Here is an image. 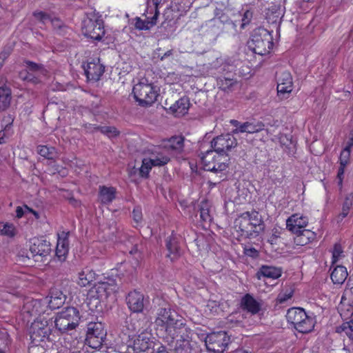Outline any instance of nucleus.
Returning a JSON list of instances; mask_svg holds the SVG:
<instances>
[{"label": "nucleus", "instance_id": "obj_37", "mask_svg": "<svg viewBox=\"0 0 353 353\" xmlns=\"http://www.w3.org/2000/svg\"><path fill=\"white\" fill-rule=\"evenodd\" d=\"M94 278V273L88 268H85L79 273L78 283L81 287H85L91 283Z\"/></svg>", "mask_w": 353, "mask_h": 353}, {"label": "nucleus", "instance_id": "obj_42", "mask_svg": "<svg viewBox=\"0 0 353 353\" xmlns=\"http://www.w3.org/2000/svg\"><path fill=\"white\" fill-rule=\"evenodd\" d=\"M39 306L40 302L38 300L32 299L26 302L23 305V310L31 316H36L40 312L39 310Z\"/></svg>", "mask_w": 353, "mask_h": 353}, {"label": "nucleus", "instance_id": "obj_59", "mask_svg": "<svg viewBox=\"0 0 353 353\" xmlns=\"http://www.w3.org/2000/svg\"><path fill=\"white\" fill-rule=\"evenodd\" d=\"M6 286L10 288H17L19 286V281L16 278L13 277L7 281Z\"/></svg>", "mask_w": 353, "mask_h": 353}, {"label": "nucleus", "instance_id": "obj_29", "mask_svg": "<svg viewBox=\"0 0 353 353\" xmlns=\"http://www.w3.org/2000/svg\"><path fill=\"white\" fill-rule=\"evenodd\" d=\"M348 273L347 268L343 265H336L331 272L330 278L335 285H342L347 279Z\"/></svg>", "mask_w": 353, "mask_h": 353}, {"label": "nucleus", "instance_id": "obj_4", "mask_svg": "<svg viewBox=\"0 0 353 353\" xmlns=\"http://www.w3.org/2000/svg\"><path fill=\"white\" fill-rule=\"evenodd\" d=\"M286 319L296 330L303 334L311 332L314 327V319L308 316L301 307L290 308L287 312Z\"/></svg>", "mask_w": 353, "mask_h": 353}, {"label": "nucleus", "instance_id": "obj_31", "mask_svg": "<svg viewBox=\"0 0 353 353\" xmlns=\"http://www.w3.org/2000/svg\"><path fill=\"white\" fill-rule=\"evenodd\" d=\"M189 99L186 97H183L179 99L170 107V110L178 115H184L187 113L189 109Z\"/></svg>", "mask_w": 353, "mask_h": 353}, {"label": "nucleus", "instance_id": "obj_52", "mask_svg": "<svg viewBox=\"0 0 353 353\" xmlns=\"http://www.w3.org/2000/svg\"><path fill=\"white\" fill-rule=\"evenodd\" d=\"M252 18V12L250 10L245 11L241 19V28H244L245 26L250 22Z\"/></svg>", "mask_w": 353, "mask_h": 353}, {"label": "nucleus", "instance_id": "obj_51", "mask_svg": "<svg viewBox=\"0 0 353 353\" xmlns=\"http://www.w3.org/2000/svg\"><path fill=\"white\" fill-rule=\"evenodd\" d=\"M292 294L293 291L291 290L283 293H280L277 296L276 301L279 303H283L288 299H291Z\"/></svg>", "mask_w": 353, "mask_h": 353}, {"label": "nucleus", "instance_id": "obj_55", "mask_svg": "<svg viewBox=\"0 0 353 353\" xmlns=\"http://www.w3.org/2000/svg\"><path fill=\"white\" fill-rule=\"evenodd\" d=\"M12 49L10 46H5L0 52V59L3 60L4 62L5 60L10 55Z\"/></svg>", "mask_w": 353, "mask_h": 353}, {"label": "nucleus", "instance_id": "obj_62", "mask_svg": "<svg viewBox=\"0 0 353 353\" xmlns=\"http://www.w3.org/2000/svg\"><path fill=\"white\" fill-rule=\"evenodd\" d=\"M244 253L247 256H251V257H256L258 256V252L254 248H248V249H245Z\"/></svg>", "mask_w": 353, "mask_h": 353}, {"label": "nucleus", "instance_id": "obj_56", "mask_svg": "<svg viewBox=\"0 0 353 353\" xmlns=\"http://www.w3.org/2000/svg\"><path fill=\"white\" fill-rule=\"evenodd\" d=\"M345 168V166H343L342 164H340V167L339 168L338 173H337L338 185L341 188H342V185H343V180Z\"/></svg>", "mask_w": 353, "mask_h": 353}, {"label": "nucleus", "instance_id": "obj_15", "mask_svg": "<svg viewBox=\"0 0 353 353\" xmlns=\"http://www.w3.org/2000/svg\"><path fill=\"white\" fill-rule=\"evenodd\" d=\"M181 237L174 234L173 232L171 235L165 239V247L168 252L167 257L170 258L172 261L177 260L183 254L181 248Z\"/></svg>", "mask_w": 353, "mask_h": 353}, {"label": "nucleus", "instance_id": "obj_60", "mask_svg": "<svg viewBox=\"0 0 353 353\" xmlns=\"http://www.w3.org/2000/svg\"><path fill=\"white\" fill-rule=\"evenodd\" d=\"M248 122L241 123L238 128H235L232 130L233 134H238L239 132H246Z\"/></svg>", "mask_w": 353, "mask_h": 353}, {"label": "nucleus", "instance_id": "obj_34", "mask_svg": "<svg viewBox=\"0 0 353 353\" xmlns=\"http://www.w3.org/2000/svg\"><path fill=\"white\" fill-rule=\"evenodd\" d=\"M37 152L41 157L53 161H55L59 157L58 152L54 147L39 145L37 147Z\"/></svg>", "mask_w": 353, "mask_h": 353}, {"label": "nucleus", "instance_id": "obj_39", "mask_svg": "<svg viewBox=\"0 0 353 353\" xmlns=\"http://www.w3.org/2000/svg\"><path fill=\"white\" fill-rule=\"evenodd\" d=\"M151 343L149 339H145L143 336L139 335V336L134 341V350L137 352H146L150 348Z\"/></svg>", "mask_w": 353, "mask_h": 353}, {"label": "nucleus", "instance_id": "obj_50", "mask_svg": "<svg viewBox=\"0 0 353 353\" xmlns=\"http://www.w3.org/2000/svg\"><path fill=\"white\" fill-rule=\"evenodd\" d=\"M26 65L27 67V69L30 72H41L43 70V67L41 65L37 64L34 62L30 61H25Z\"/></svg>", "mask_w": 353, "mask_h": 353}, {"label": "nucleus", "instance_id": "obj_27", "mask_svg": "<svg viewBox=\"0 0 353 353\" xmlns=\"http://www.w3.org/2000/svg\"><path fill=\"white\" fill-rule=\"evenodd\" d=\"M52 332L50 327H46L41 329L39 324H32L31 327L30 337L32 341L37 342L43 341L45 339H48Z\"/></svg>", "mask_w": 353, "mask_h": 353}, {"label": "nucleus", "instance_id": "obj_54", "mask_svg": "<svg viewBox=\"0 0 353 353\" xmlns=\"http://www.w3.org/2000/svg\"><path fill=\"white\" fill-rule=\"evenodd\" d=\"M33 14L37 19L39 20L43 23H45L47 21H49L50 19V16L43 12H34Z\"/></svg>", "mask_w": 353, "mask_h": 353}, {"label": "nucleus", "instance_id": "obj_46", "mask_svg": "<svg viewBox=\"0 0 353 353\" xmlns=\"http://www.w3.org/2000/svg\"><path fill=\"white\" fill-rule=\"evenodd\" d=\"M265 125L262 122H256V123H253L251 122H248L247 123V133L253 134L258 132H260L264 129Z\"/></svg>", "mask_w": 353, "mask_h": 353}, {"label": "nucleus", "instance_id": "obj_13", "mask_svg": "<svg viewBox=\"0 0 353 353\" xmlns=\"http://www.w3.org/2000/svg\"><path fill=\"white\" fill-rule=\"evenodd\" d=\"M30 255L34 261H43V259L48 256L51 252L50 242L43 238H33L30 241Z\"/></svg>", "mask_w": 353, "mask_h": 353}, {"label": "nucleus", "instance_id": "obj_1", "mask_svg": "<svg viewBox=\"0 0 353 353\" xmlns=\"http://www.w3.org/2000/svg\"><path fill=\"white\" fill-rule=\"evenodd\" d=\"M154 323L165 330V340L170 343L169 338L188 327L185 320L170 305L158 309Z\"/></svg>", "mask_w": 353, "mask_h": 353}, {"label": "nucleus", "instance_id": "obj_23", "mask_svg": "<svg viewBox=\"0 0 353 353\" xmlns=\"http://www.w3.org/2000/svg\"><path fill=\"white\" fill-rule=\"evenodd\" d=\"M250 219H249V212H245L242 213L239 219L236 220V223L238 225L236 226L239 228V230L241 232V236H245V237L250 238L254 236L253 229L250 223Z\"/></svg>", "mask_w": 353, "mask_h": 353}, {"label": "nucleus", "instance_id": "obj_41", "mask_svg": "<svg viewBox=\"0 0 353 353\" xmlns=\"http://www.w3.org/2000/svg\"><path fill=\"white\" fill-rule=\"evenodd\" d=\"M230 11L228 10H221L216 9L215 10V18L219 19L223 23H232L233 26L236 27V20H233L230 19L229 14Z\"/></svg>", "mask_w": 353, "mask_h": 353}, {"label": "nucleus", "instance_id": "obj_47", "mask_svg": "<svg viewBox=\"0 0 353 353\" xmlns=\"http://www.w3.org/2000/svg\"><path fill=\"white\" fill-rule=\"evenodd\" d=\"M343 252V250L341 245L340 243H335L332 250V265H334L339 261Z\"/></svg>", "mask_w": 353, "mask_h": 353}, {"label": "nucleus", "instance_id": "obj_6", "mask_svg": "<svg viewBox=\"0 0 353 353\" xmlns=\"http://www.w3.org/2000/svg\"><path fill=\"white\" fill-rule=\"evenodd\" d=\"M134 97L142 107H148L154 103L159 96L157 87L152 83L140 82L132 89Z\"/></svg>", "mask_w": 353, "mask_h": 353}, {"label": "nucleus", "instance_id": "obj_20", "mask_svg": "<svg viewBox=\"0 0 353 353\" xmlns=\"http://www.w3.org/2000/svg\"><path fill=\"white\" fill-rule=\"evenodd\" d=\"M284 15L283 10L280 4L272 3L265 12V19L269 23L275 24L279 29L281 20Z\"/></svg>", "mask_w": 353, "mask_h": 353}, {"label": "nucleus", "instance_id": "obj_21", "mask_svg": "<svg viewBox=\"0 0 353 353\" xmlns=\"http://www.w3.org/2000/svg\"><path fill=\"white\" fill-rule=\"evenodd\" d=\"M307 225V219L297 214H292L286 221V228L295 234L301 231Z\"/></svg>", "mask_w": 353, "mask_h": 353}, {"label": "nucleus", "instance_id": "obj_19", "mask_svg": "<svg viewBox=\"0 0 353 353\" xmlns=\"http://www.w3.org/2000/svg\"><path fill=\"white\" fill-rule=\"evenodd\" d=\"M126 302L129 309L133 312H141L144 307V296L142 293L134 290L128 293Z\"/></svg>", "mask_w": 353, "mask_h": 353}, {"label": "nucleus", "instance_id": "obj_30", "mask_svg": "<svg viewBox=\"0 0 353 353\" xmlns=\"http://www.w3.org/2000/svg\"><path fill=\"white\" fill-rule=\"evenodd\" d=\"M353 205V193H349L345 195L342 203L341 212L336 216V222H341L350 213Z\"/></svg>", "mask_w": 353, "mask_h": 353}, {"label": "nucleus", "instance_id": "obj_63", "mask_svg": "<svg viewBox=\"0 0 353 353\" xmlns=\"http://www.w3.org/2000/svg\"><path fill=\"white\" fill-rule=\"evenodd\" d=\"M60 29L61 30H57L56 32H57V34L61 35V36H65L66 34H68L69 32V31L71 30L70 28H69L65 24Z\"/></svg>", "mask_w": 353, "mask_h": 353}, {"label": "nucleus", "instance_id": "obj_22", "mask_svg": "<svg viewBox=\"0 0 353 353\" xmlns=\"http://www.w3.org/2000/svg\"><path fill=\"white\" fill-rule=\"evenodd\" d=\"M241 307L243 310H245L254 315L260 312L261 304L251 294H246L241 300Z\"/></svg>", "mask_w": 353, "mask_h": 353}, {"label": "nucleus", "instance_id": "obj_48", "mask_svg": "<svg viewBox=\"0 0 353 353\" xmlns=\"http://www.w3.org/2000/svg\"><path fill=\"white\" fill-rule=\"evenodd\" d=\"M99 129L101 133L108 135L109 137H115L119 134L117 128L112 126H103Z\"/></svg>", "mask_w": 353, "mask_h": 353}, {"label": "nucleus", "instance_id": "obj_11", "mask_svg": "<svg viewBox=\"0 0 353 353\" xmlns=\"http://www.w3.org/2000/svg\"><path fill=\"white\" fill-rule=\"evenodd\" d=\"M230 343V337L225 332H213L208 334L205 345L209 352L223 353Z\"/></svg>", "mask_w": 353, "mask_h": 353}, {"label": "nucleus", "instance_id": "obj_24", "mask_svg": "<svg viewBox=\"0 0 353 353\" xmlns=\"http://www.w3.org/2000/svg\"><path fill=\"white\" fill-rule=\"evenodd\" d=\"M166 148L160 146L154 147L151 150L150 160L154 164V166H163L170 161V157L165 154Z\"/></svg>", "mask_w": 353, "mask_h": 353}, {"label": "nucleus", "instance_id": "obj_8", "mask_svg": "<svg viewBox=\"0 0 353 353\" xmlns=\"http://www.w3.org/2000/svg\"><path fill=\"white\" fill-rule=\"evenodd\" d=\"M118 287L114 279L108 278L107 281H99L94 284L90 291L91 297L100 301H105L112 293L117 291Z\"/></svg>", "mask_w": 353, "mask_h": 353}, {"label": "nucleus", "instance_id": "obj_16", "mask_svg": "<svg viewBox=\"0 0 353 353\" xmlns=\"http://www.w3.org/2000/svg\"><path fill=\"white\" fill-rule=\"evenodd\" d=\"M148 8L144 13L146 19L142 20L140 17H137L135 20V28L139 30H148L152 27L157 24V19L159 15V11L157 10L155 12L150 10L149 0H148Z\"/></svg>", "mask_w": 353, "mask_h": 353}, {"label": "nucleus", "instance_id": "obj_58", "mask_svg": "<svg viewBox=\"0 0 353 353\" xmlns=\"http://www.w3.org/2000/svg\"><path fill=\"white\" fill-rule=\"evenodd\" d=\"M132 217L135 222L139 223L142 220V213L141 209L135 208L132 211Z\"/></svg>", "mask_w": 353, "mask_h": 353}, {"label": "nucleus", "instance_id": "obj_25", "mask_svg": "<svg viewBox=\"0 0 353 353\" xmlns=\"http://www.w3.org/2000/svg\"><path fill=\"white\" fill-rule=\"evenodd\" d=\"M117 190L114 187L100 185L99 188V200L103 205L111 203L116 198Z\"/></svg>", "mask_w": 353, "mask_h": 353}, {"label": "nucleus", "instance_id": "obj_44", "mask_svg": "<svg viewBox=\"0 0 353 353\" xmlns=\"http://www.w3.org/2000/svg\"><path fill=\"white\" fill-rule=\"evenodd\" d=\"M200 218L205 223H210L212 218L208 202H202L200 205Z\"/></svg>", "mask_w": 353, "mask_h": 353}, {"label": "nucleus", "instance_id": "obj_64", "mask_svg": "<svg viewBox=\"0 0 353 353\" xmlns=\"http://www.w3.org/2000/svg\"><path fill=\"white\" fill-rule=\"evenodd\" d=\"M353 146V130H352L350 133V137L348 141L346 143V148L351 149Z\"/></svg>", "mask_w": 353, "mask_h": 353}, {"label": "nucleus", "instance_id": "obj_57", "mask_svg": "<svg viewBox=\"0 0 353 353\" xmlns=\"http://www.w3.org/2000/svg\"><path fill=\"white\" fill-rule=\"evenodd\" d=\"M49 21L51 22L55 32L58 30H61L60 28L64 25V23L57 18H50Z\"/></svg>", "mask_w": 353, "mask_h": 353}, {"label": "nucleus", "instance_id": "obj_33", "mask_svg": "<svg viewBox=\"0 0 353 353\" xmlns=\"http://www.w3.org/2000/svg\"><path fill=\"white\" fill-rule=\"evenodd\" d=\"M295 234L296 236L294 238V241L298 245H301L307 244L314 238V233L310 230L303 229L295 233Z\"/></svg>", "mask_w": 353, "mask_h": 353}, {"label": "nucleus", "instance_id": "obj_35", "mask_svg": "<svg viewBox=\"0 0 353 353\" xmlns=\"http://www.w3.org/2000/svg\"><path fill=\"white\" fill-rule=\"evenodd\" d=\"M11 90L6 87H0V110H7L10 105Z\"/></svg>", "mask_w": 353, "mask_h": 353}, {"label": "nucleus", "instance_id": "obj_40", "mask_svg": "<svg viewBox=\"0 0 353 353\" xmlns=\"http://www.w3.org/2000/svg\"><path fill=\"white\" fill-rule=\"evenodd\" d=\"M68 252V241L66 239H63L62 241L58 240L56 248V256L58 257L59 260L60 261H65Z\"/></svg>", "mask_w": 353, "mask_h": 353}, {"label": "nucleus", "instance_id": "obj_45", "mask_svg": "<svg viewBox=\"0 0 353 353\" xmlns=\"http://www.w3.org/2000/svg\"><path fill=\"white\" fill-rule=\"evenodd\" d=\"M0 233L8 236H14L15 234V229L11 223H0Z\"/></svg>", "mask_w": 353, "mask_h": 353}, {"label": "nucleus", "instance_id": "obj_12", "mask_svg": "<svg viewBox=\"0 0 353 353\" xmlns=\"http://www.w3.org/2000/svg\"><path fill=\"white\" fill-rule=\"evenodd\" d=\"M237 145V141L232 134H221L216 137L211 141V148L216 152L219 158L223 154L228 156L227 152Z\"/></svg>", "mask_w": 353, "mask_h": 353}, {"label": "nucleus", "instance_id": "obj_10", "mask_svg": "<svg viewBox=\"0 0 353 353\" xmlns=\"http://www.w3.org/2000/svg\"><path fill=\"white\" fill-rule=\"evenodd\" d=\"M106 332L101 322H90L87 327L86 341L92 348H98L102 345Z\"/></svg>", "mask_w": 353, "mask_h": 353}, {"label": "nucleus", "instance_id": "obj_49", "mask_svg": "<svg viewBox=\"0 0 353 353\" xmlns=\"http://www.w3.org/2000/svg\"><path fill=\"white\" fill-rule=\"evenodd\" d=\"M350 150L351 149L345 147V148L341 152L339 161L340 164H342L343 166H346L349 163V159L350 157Z\"/></svg>", "mask_w": 353, "mask_h": 353}, {"label": "nucleus", "instance_id": "obj_26", "mask_svg": "<svg viewBox=\"0 0 353 353\" xmlns=\"http://www.w3.org/2000/svg\"><path fill=\"white\" fill-rule=\"evenodd\" d=\"M50 299L49 301V307L51 309H57L60 307L65 303L67 296L61 290L57 288H52L50 290Z\"/></svg>", "mask_w": 353, "mask_h": 353}, {"label": "nucleus", "instance_id": "obj_61", "mask_svg": "<svg viewBox=\"0 0 353 353\" xmlns=\"http://www.w3.org/2000/svg\"><path fill=\"white\" fill-rule=\"evenodd\" d=\"M14 121L13 117L11 115H8L7 117L3 118V121L6 123V126L4 130H7L12 124Z\"/></svg>", "mask_w": 353, "mask_h": 353}, {"label": "nucleus", "instance_id": "obj_7", "mask_svg": "<svg viewBox=\"0 0 353 353\" xmlns=\"http://www.w3.org/2000/svg\"><path fill=\"white\" fill-rule=\"evenodd\" d=\"M82 30L85 37L97 41H100L105 34L103 21L94 12L83 20Z\"/></svg>", "mask_w": 353, "mask_h": 353}, {"label": "nucleus", "instance_id": "obj_38", "mask_svg": "<svg viewBox=\"0 0 353 353\" xmlns=\"http://www.w3.org/2000/svg\"><path fill=\"white\" fill-rule=\"evenodd\" d=\"M237 84V81L230 77H223L217 80V85L219 88L225 92H230L233 90L234 85Z\"/></svg>", "mask_w": 353, "mask_h": 353}, {"label": "nucleus", "instance_id": "obj_43", "mask_svg": "<svg viewBox=\"0 0 353 353\" xmlns=\"http://www.w3.org/2000/svg\"><path fill=\"white\" fill-rule=\"evenodd\" d=\"M154 164L150 160V159H143L142 165L139 168V175L143 178H148L150 172Z\"/></svg>", "mask_w": 353, "mask_h": 353}, {"label": "nucleus", "instance_id": "obj_18", "mask_svg": "<svg viewBox=\"0 0 353 353\" xmlns=\"http://www.w3.org/2000/svg\"><path fill=\"white\" fill-rule=\"evenodd\" d=\"M105 70L104 66L100 63L99 59H94L84 66V71L88 80L97 81L99 80Z\"/></svg>", "mask_w": 353, "mask_h": 353}, {"label": "nucleus", "instance_id": "obj_17", "mask_svg": "<svg viewBox=\"0 0 353 353\" xmlns=\"http://www.w3.org/2000/svg\"><path fill=\"white\" fill-rule=\"evenodd\" d=\"M292 78L291 74L288 71L283 72L278 77L277 93L281 99L287 98L292 90Z\"/></svg>", "mask_w": 353, "mask_h": 353}, {"label": "nucleus", "instance_id": "obj_14", "mask_svg": "<svg viewBox=\"0 0 353 353\" xmlns=\"http://www.w3.org/2000/svg\"><path fill=\"white\" fill-rule=\"evenodd\" d=\"M346 301H347V303L350 307V309H347V310L353 313V287L345 290L341 298V303H345ZM336 332H344L350 340L353 341V319L349 322L343 323L337 327Z\"/></svg>", "mask_w": 353, "mask_h": 353}, {"label": "nucleus", "instance_id": "obj_28", "mask_svg": "<svg viewBox=\"0 0 353 353\" xmlns=\"http://www.w3.org/2000/svg\"><path fill=\"white\" fill-rule=\"evenodd\" d=\"M249 219L250 223L252 227L253 232L254 236L259 235L261 232L265 230V223L262 219V216L259 213L255 210L249 212Z\"/></svg>", "mask_w": 353, "mask_h": 353}, {"label": "nucleus", "instance_id": "obj_36", "mask_svg": "<svg viewBox=\"0 0 353 353\" xmlns=\"http://www.w3.org/2000/svg\"><path fill=\"white\" fill-rule=\"evenodd\" d=\"M184 138L182 137H172L168 139L164 145L167 150L180 152L183 150Z\"/></svg>", "mask_w": 353, "mask_h": 353}, {"label": "nucleus", "instance_id": "obj_53", "mask_svg": "<svg viewBox=\"0 0 353 353\" xmlns=\"http://www.w3.org/2000/svg\"><path fill=\"white\" fill-rule=\"evenodd\" d=\"M53 323L54 321L52 319L47 320L46 319H43L34 321L32 324H39V327L43 329L46 328V327H52Z\"/></svg>", "mask_w": 353, "mask_h": 353}, {"label": "nucleus", "instance_id": "obj_2", "mask_svg": "<svg viewBox=\"0 0 353 353\" xmlns=\"http://www.w3.org/2000/svg\"><path fill=\"white\" fill-rule=\"evenodd\" d=\"M169 344L175 343L174 353H194V343L192 341V330L187 327L179 331L174 336L169 338ZM155 353H169L164 345H160L157 348H153Z\"/></svg>", "mask_w": 353, "mask_h": 353}, {"label": "nucleus", "instance_id": "obj_9", "mask_svg": "<svg viewBox=\"0 0 353 353\" xmlns=\"http://www.w3.org/2000/svg\"><path fill=\"white\" fill-rule=\"evenodd\" d=\"M213 151L212 150H208L205 152H201L200 154L201 159L202 163L203 165V168L207 171H210L214 173H220V177H225V174L223 172L226 171L228 168V163L227 161L229 159H227L225 161H221V159H217L216 157H213L212 160L211 161V154H212Z\"/></svg>", "mask_w": 353, "mask_h": 353}, {"label": "nucleus", "instance_id": "obj_32", "mask_svg": "<svg viewBox=\"0 0 353 353\" xmlns=\"http://www.w3.org/2000/svg\"><path fill=\"white\" fill-rule=\"evenodd\" d=\"M282 269L280 268H276L273 266L262 265L258 272V274H261L265 277L271 279H278L281 276Z\"/></svg>", "mask_w": 353, "mask_h": 353}, {"label": "nucleus", "instance_id": "obj_3", "mask_svg": "<svg viewBox=\"0 0 353 353\" xmlns=\"http://www.w3.org/2000/svg\"><path fill=\"white\" fill-rule=\"evenodd\" d=\"M249 48L259 55L269 53L273 46V38L271 32L264 28L255 29L248 42Z\"/></svg>", "mask_w": 353, "mask_h": 353}, {"label": "nucleus", "instance_id": "obj_5", "mask_svg": "<svg viewBox=\"0 0 353 353\" xmlns=\"http://www.w3.org/2000/svg\"><path fill=\"white\" fill-rule=\"evenodd\" d=\"M80 314L74 307H67L57 313L54 323L56 329L61 333H66L76 328L79 325Z\"/></svg>", "mask_w": 353, "mask_h": 353}]
</instances>
